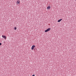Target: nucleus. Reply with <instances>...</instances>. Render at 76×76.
<instances>
[{"label": "nucleus", "instance_id": "nucleus-8", "mask_svg": "<svg viewBox=\"0 0 76 76\" xmlns=\"http://www.w3.org/2000/svg\"><path fill=\"white\" fill-rule=\"evenodd\" d=\"M0 45H1V43H0Z\"/></svg>", "mask_w": 76, "mask_h": 76}, {"label": "nucleus", "instance_id": "nucleus-6", "mask_svg": "<svg viewBox=\"0 0 76 76\" xmlns=\"http://www.w3.org/2000/svg\"><path fill=\"white\" fill-rule=\"evenodd\" d=\"M51 8V7L50 6L48 7L47 8V9H48V10L50 9Z\"/></svg>", "mask_w": 76, "mask_h": 76}, {"label": "nucleus", "instance_id": "nucleus-10", "mask_svg": "<svg viewBox=\"0 0 76 76\" xmlns=\"http://www.w3.org/2000/svg\"><path fill=\"white\" fill-rule=\"evenodd\" d=\"M75 1H76V0H75Z\"/></svg>", "mask_w": 76, "mask_h": 76}, {"label": "nucleus", "instance_id": "nucleus-1", "mask_svg": "<svg viewBox=\"0 0 76 76\" xmlns=\"http://www.w3.org/2000/svg\"><path fill=\"white\" fill-rule=\"evenodd\" d=\"M50 30H51V28H48L47 30H45V32H47L48 31H50Z\"/></svg>", "mask_w": 76, "mask_h": 76}, {"label": "nucleus", "instance_id": "nucleus-4", "mask_svg": "<svg viewBox=\"0 0 76 76\" xmlns=\"http://www.w3.org/2000/svg\"><path fill=\"white\" fill-rule=\"evenodd\" d=\"M19 3H20V1H17V4H18V5L19 4Z\"/></svg>", "mask_w": 76, "mask_h": 76}, {"label": "nucleus", "instance_id": "nucleus-7", "mask_svg": "<svg viewBox=\"0 0 76 76\" xmlns=\"http://www.w3.org/2000/svg\"><path fill=\"white\" fill-rule=\"evenodd\" d=\"M16 29H17V28H16V27H15L14 28V29L15 30H16Z\"/></svg>", "mask_w": 76, "mask_h": 76}, {"label": "nucleus", "instance_id": "nucleus-3", "mask_svg": "<svg viewBox=\"0 0 76 76\" xmlns=\"http://www.w3.org/2000/svg\"><path fill=\"white\" fill-rule=\"evenodd\" d=\"M2 38H4L5 39H6V36L2 35Z\"/></svg>", "mask_w": 76, "mask_h": 76}, {"label": "nucleus", "instance_id": "nucleus-9", "mask_svg": "<svg viewBox=\"0 0 76 76\" xmlns=\"http://www.w3.org/2000/svg\"><path fill=\"white\" fill-rule=\"evenodd\" d=\"M32 76H35V75H33Z\"/></svg>", "mask_w": 76, "mask_h": 76}, {"label": "nucleus", "instance_id": "nucleus-2", "mask_svg": "<svg viewBox=\"0 0 76 76\" xmlns=\"http://www.w3.org/2000/svg\"><path fill=\"white\" fill-rule=\"evenodd\" d=\"M35 46L34 45L32 46L31 47V50H34V48H35Z\"/></svg>", "mask_w": 76, "mask_h": 76}, {"label": "nucleus", "instance_id": "nucleus-5", "mask_svg": "<svg viewBox=\"0 0 76 76\" xmlns=\"http://www.w3.org/2000/svg\"><path fill=\"white\" fill-rule=\"evenodd\" d=\"M62 20V19H60V20H59L58 21V22H61Z\"/></svg>", "mask_w": 76, "mask_h": 76}]
</instances>
